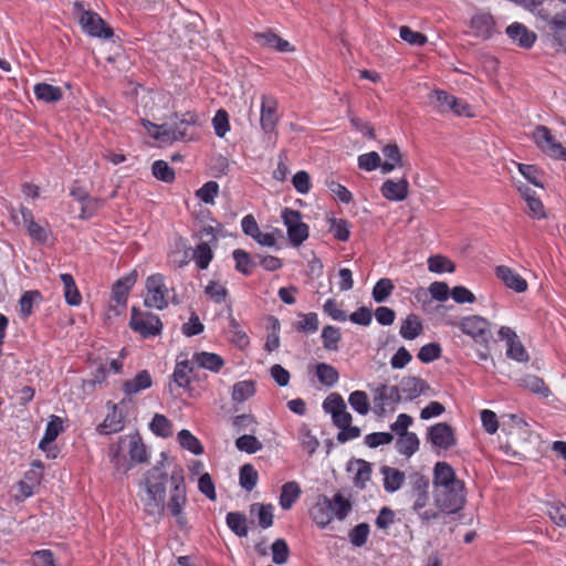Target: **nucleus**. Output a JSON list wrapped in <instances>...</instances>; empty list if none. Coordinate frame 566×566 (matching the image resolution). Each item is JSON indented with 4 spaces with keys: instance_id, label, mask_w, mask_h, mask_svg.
<instances>
[{
    "instance_id": "nucleus-20",
    "label": "nucleus",
    "mask_w": 566,
    "mask_h": 566,
    "mask_svg": "<svg viewBox=\"0 0 566 566\" xmlns=\"http://www.w3.org/2000/svg\"><path fill=\"white\" fill-rule=\"evenodd\" d=\"M150 125L155 128V132L151 133L153 137L163 143H172L176 140H184L187 138L191 139L193 137L192 133L187 132V127L181 129L180 127H172L167 124L160 126L153 124Z\"/></svg>"
},
{
    "instance_id": "nucleus-6",
    "label": "nucleus",
    "mask_w": 566,
    "mask_h": 566,
    "mask_svg": "<svg viewBox=\"0 0 566 566\" xmlns=\"http://www.w3.org/2000/svg\"><path fill=\"white\" fill-rule=\"evenodd\" d=\"M129 326L145 338L157 336L163 331V323L157 315L142 312L136 307L132 310Z\"/></svg>"
},
{
    "instance_id": "nucleus-55",
    "label": "nucleus",
    "mask_w": 566,
    "mask_h": 566,
    "mask_svg": "<svg viewBox=\"0 0 566 566\" xmlns=\"http://www.w3.org/2000/svg\"><path fill=\"white\" fill-rule=\"evenodd\" d=\"M219 193V185L216 181H208L196 191V196L202 202L213 205Z\"/></svg>"
},
{
    "instance_id": "nucleus-36",
    "label": "nucleus",
    "mask_w": 566,
    "mask_h": 566,
    "mask_svg": "<svg viewBox=\"0 0 566 566\" xmlns=\"http://www.w3.org/2000/svg\"><path fill=\"white\" fill-rule=\"evenodd\" d=\"M520 386L530 390L535 395L544 398L551 395L549 388L545 385L544 380L536 375H525L520 379Z\"/></svg>"
},
{
    "instance_id": "nucleus-24",
    "label": "nucleus",
    "mask_w": 566,
    "mask_h": 566,
    "mask_svg": "<svg viewBox=\"0 0 566 566\" xmlns=\"http://www.w3.org/2000/svg\"><path fill=\"white\" fill-rule=\"evenodd\" d=\"M455 483H463L455 475L452 467L447 462H438L433 471V488L454 486Z\"/></svg>"
},
{
    "instance_id": "nucleus-27",
    "label": "nucleus",
    "mask_w": 566,
    "mask_h": 566,
    "mask_svg": "<svg viewBox=\"0 0 566 566\" xmlns=\"http://www.w3.org/2000/svg\"><path fill=\"white\" fill-rule=\"evenodd\" d=\"M151 385L150 374L147 370H140L133 379L126 380L122 388L127 396H134L151 387Z\"/></svg>"
},
{
    "instance_id": "nucleus-54",
    "label": "nucleus",
    "mask_w": 566,
    "mask_h": 566,
    "mask_svg": "<svg viewBox=\"0 0 566 566\" xmlns=\"http://www.w3.org/2000/svg\"><path fill=\"white\" fill-rule=\"evenodd\" d=\"M394 284L389 279H380L373 289V298L377 303L385 302L391 294Z\"/></svg>"
},
{
    "instance_id": "nucleus-61",
    "label": "nucleus",
    "mask_w": 566,
    "mask_h": 566,
    "mask_svg": "<svg viewBox=\"0 0 566 566\" xmlns=\"http://www.w3.org/2000/svg\"><path fill=\"white\" fill-rule=\"evenodd\" d=\"M205 293L214 302L223 303L228 297V290L219 282L211 281L205 289Z\"/></svg>"
},
{
    "instance_id": "nucleus-13",
    "label": "nucleus",
    "mask_w": 566,
    "mask_h": 566,
    "mask_svg": "<svg viewBox=\"0 0 566 566\" xmlns=\"http://www.w3.org/2000/svg\"><path fill=\"white\" fill-rule=\"evenodd\" d=\"M279 122L277 103L272 97L263 96L261 103L260 125L265 135L275 133Z\"/></svg>"
},
{
    "instance_id": "nucleus-29",
    "label": "nucleus",
    "mask_w": 566,
    "mask_h": 566,
    "mask_svg": "<svg viewBox=\"0 0 566 566\" xmlns=\"http://www.w3.org/2000/svg\"><path fill=\"white\" fill-rule=\"evenodd\" d=\"M123 428V415L118 411L117 406L113 405L111 412L107 413L104 421L97 427V431L102 434H112L119 432Z\"/></svg>"
},
{
    "instance_id": "nucleus-33",
    "label": "nucleus",
    "mask_w": 566,
    "mask_h": 566,
    "mask_svg": "<svg viewBox=\"0 0 566 566\" xmlns=\"http://www.w3.org/2000/svg\"><path fill=\"white\" fill-rule=\"evenodd\" d=\"M193 361L205 369L218 373L224 365L221 356L214 353L201 352L193 355Z\"/></svg>"
},
{
    "instance_id": "nucleus-56",
    "label": "nucleus",
    "mask_w": 566,
    "mask_h": 566,
    "mask_svg": "<svg viewBox=\"0 0 566 566\" xmlns=\"http://www.w3.org/2000/svg\"><path fill=\"white\" fill-rule=\"evenodd\" d=\"M271 552L273 563L282 565L287 562L290 556V549L287 543L284 539L277 538L276 541H274V543L271 546Z\"/></svg>"
},
{
    "instance_id": "nucleus-63",
    "label": "nucleus",
    "mask_w": 566,
    "mask_h": 566,
    "mask_svg": "<svg viewBox=\"0 0 566 566\" xmlns=\"http://www.w3.org/2000/svg\"><path fill=\"white\" fill-rule=\"evenodd\" d=\"M301 319L296 323V329L314 333L318 329V317L316 313H307L300 315Z\"/></svg>"
},
{
    "instance_id": "nucleus-48",
    "label": "nucleus",
    "mask_w": 566,
    "mask_h": 566,
    "mask_svg": "<svg viewBox=\"0 0 566 566\" xmlns=\"http://www.w3.org/2000/svg\"><path fill=\"white\" fill-rule=\"evenodd\" d=\"M342 334L338 327L327 325L322 331L323 346L327 350H337Z\"/></svg>"
},
{
    "instance_id": "nucleus-22",
    "label": "nucleus",
    "mask_w": 566,
    "mask_h": 566,
    "mask_svg": "<svg viewBox=\"0 0 566 566\" xmlns=\"http://www.w3.org/2000/svg\"><path fill=\"white\" fill-rule=\"evenodd\" d=\"M63 430V421L57 416H52L49 421L44 436L39 443V448L48 452V457L55 458V450L51 448L52 442Z\"/></svg>"
},
{
    "instance_id": "nucleus-40",
    "label": "nucleus",
    "mask_w": 566,
    "mask_h": 566,
    "mask_svg": "<svg viewBox=\"0 0 566 566\" xmlns=\"http://www.w3.org/2000/svg\"><path fill=\"white\" fill-rule=\"evenodd\" d=\"M419 439L415 432L399 436L396 447L400 454L411 457L419 449Z\"/></svg>"
},
{
    "instance_id": "nucleus-43",
    "label": "nucleus",
    "mask_w": 566,
    "mask_h": 566,
    "mask_svg": "<svg viewBox=\"0 0 566 566\" xmlns=\"http://www.w3.org/2000/svg\"><path fill=\"white\" fill-rule=\"evenodd\" d=\"M316 376L318 381L327 387L334 386L339 378L338 371L332 365L326 363H319L316 365Z\"/></svg>"
},
{
    "instance_id": "nucleus-58",
    "label": "nucleus",
    "mask_w": 566,
    "mask_h": 566,
    "mask_svg": "<svg viewBox=\"0 0 566 566\" xmlns=\"http://www.w3.org/2000/svg\"><path fill=\"white\" fill-rule=\"evenodd\" d=\"M441 356V346L438 343H429L423 345L419 352L417 357L420 361L428 364L431 363Z\"/></svg>"
},
{
    "instance_id": "nucleus-38",
    "label": "nucleus",
    "mask_w": 566,
    "mask_h": 566,
    "mask_svg": "<svg viewBox=\"0 0 566 566\" xmlns=\"http://www.w3.org/2000/svg\"><path fill=\"white\" fill-rule=\"evenodd\" d=\"M34 95L45 103L57 102L62 98V90L48 83H39L34 86Z\"/></svg>"
},
{
    "instance_id": "nucleus-35",
    "label": "nucleus",
    "mask_w": 566,
    "mask_h": 566,
    "mask_svg": "<svg viewBox=\"0 0 566 566\" xmlns=\"http://www.w3.org/2000/svg\"><path fill=\"white\" fill-rule=\"evenodd\" d=\"M61 281L63 283L64 297L69 305L77 306L82 302V296L77 290L73 276L69 273L61 274Z\"/></svg>"
},
{
    "instance_id": "nucleus-9",
    "label": "nucleus",
    "mask_w": 566,
    "mask_h": 566,
    "mask_svg": "<svg viewBox=\"0 0 566 566\" xmlns=\"http://www.w3.org/2000/svg\"><path fill=\"white\" fill-rule=\"evenodd\" d=\"M282 219L287 230L290 242L298 247L308 238V226L302 221V214L297 210L285 208Z\"/></svg>"
},
{
    "instance_id": "nucleus-44",
    "label": "nucleus",
    "mask_w": 566,
    "mask_h": 566,
    "mask_svg": "<svg viewBox=\"0 0 566 566\" xmlns=\"http://www.w3.org/2000/svg\"><path fill=\"white\" fill-rule=\"evenodd\" d=\"M259 474L252 464H244L240 468L239 482L245 491H252L258 483Z\"/></svg>"
},
{
    "instance_id": "nucleus-8",
    "label": "nucleus",
    "mask_w": 566,
    "mask_h": 566,
    "mask_svg": "<svg viewBox=\"0 0 566 566\" xmlns=\"http://www.w3.org/2000/svg\"><path fill=\"white\" fill-rule=\"evenodd\" d=\"M533 139L544 154L554 159L566 161V148L556 140L552 132L546 126H536L533 132Z\"/></svg>"
},
{
    "instance_id": "nucleus-4",
    "label": "nucleus",
    "mask_w": 566,
    "mask_h": 566,
    "mask_svg": "<svg viewBox=\"0 0 566 566\" xmlns=\"http://www.w3.org/2000/svg\"><path fill=\"white\" fill-rule=\"evenodd\" d=\"M73 10L83 31L88 35L103 39L113 35V30L106 25L105 21L94 11L85 9L82 1L74 2Z\"/></svg>"
},
{
    "instance_id": "nucleus-64",
    "label": "nucleus",
    "mask_w": 566,
    "mask_h": 566,
    "mask_svg": "<svg viewBox=\"0 0 566 566\" xmlns=\"http://www.w3.org/2000/svg\"><path fill=\"white\" fill-rule=\"evenodd\" d=\"M212 125L218 137H223L230 129L229 117L224 109H219L213 119Z\"/></svg>"
},
{
    "instance_id": "nucleus-11",
    "label": "nucleus",
    "mask_w": 566,
    "mask_h": 566,
    "mask_svg": "<svg viewBox=\"0 0 566 566\" xmlns=\"http://www.w3.org/2000/svg\"><path fill=\"white\" fill-rule=\"evenodd\" d=\"M512 421L513 424L509 432L506 447L512 450L513 455H521L526 450L532 433L526 422L517 419L516 416H512Z\"/></svg>"
},
{
    "instance_id": "nucleus-42",
    "label": "nucleus",
    "mask_w": 566,
    "mask_h": 566,
    "mask_svg": "<svg viewBox=\"0 0 566 566\" xmlns=\"http://www.w3.org/2000/svg\"><path fill=\"white\" fill-rule=\"evenodd\" d=\"M229 528L239 537L248 535V523L244 514L239 512H230L226 517Z\"/></svg>"
},
{
    "instance_id": "nucleus-37",
    "label": "nucleus",
    "mask_w": 566,
    "mask_h": 566,
    "mask_svg": "<svg viewBox=\"0 0 566 566\" xmlns=\"http://www.w3.org/2000/svg\"><path fill=\"white\" fill-rule=\"evenodd\" d=\"M250 515L258 517L259 525L262 528H268L273 524V506L271 504H251Z\"/></svg>"
},
{
    "instance_id": "nucleus-15",
    "label": "nucleus",
    "mask_w": 566,
    "mask_h": 566,
    "mask_svg": "<svg viewBox=\"0 0 566 566\" xmlns=\"http://www.w3.org/2000/svg\"><path fill=\"white\" fill-rule=\"evenodd\" d=\"M505 32L514 44L525 50L531 49L537 40L536 33L520 22L510 24Z\"/></svg>"
},
{
    "instance_id": "nucleus-50",
    "label": "nucleus",
    "mask_w": 566,
    "mask_h": 566,
    "mask_svg": "<svg viewBox=\"0 0 566 566\" xmlns=\"http://www.w3.org/2000/svg\"><path fill=\"white\" fill-rule=\"evenodd\" d=\"M153 175L156 179L164 182H172L175 180V171L165 160H156L151 166Z\"/></svg>"
},
{
    "instance_id": "nucleus-3",
    "label": "nucleus",
    "mask_w": 566,
    "mask_h": 566,
    "mask_svg": "<svg viewBox=\"0 0 566 566\" xmlns=\"http://www.w3.org/2000/svg\"><path fill=\"white\" fill-rule=\"evenodd\" d=\"M433 489L434 505L440 514H452L463 506L465 502L464 483H455L454 486H439Z\"/></svg>"
},
{
    "instance_id": "nucleus-17",
    "label": "nucleus",
    "mask_w": 566,
    "mask_h": 566,
    "mask_svg": "<svg viewBox=\"0 0 566 566\" xmlns=\"http://www.w3.org/2000/svg\"><path fill=\"white\" fill-rule=\"evenodd\" d=\"M397 387L399 394L407 400H413L430 389L426 380L416 376L403 377Z\"/></svg>"
},
{
    "instance_id": "nucleus-26",
    "label": "nucleus",
    "mask_w": 566,
    "mask_h": 566,
    "mask_svg": "<svg viewBox=\"0 0 566 566\" xmlns=\"http://www.w3.org/2000/svg\"><path fill=\"white\" fill-rule=\"evenodd\" d=\"M423 333L421 319L413 313H410L402 319L399 334L406 340H413Z\"/></svg>"
},
{
    "instance_id": "nucleus-45",
    "label": "nucleus",
    "mask_w": 566,
    "mask_h": 566,
    "mask_svg": "<svg viewBox=\"0 0 566 566\" xmlns=\"http://www.w3.org/2000/svg\"><path fill=\"white\" fill-rule=\"evenodd\" d=\"M255 392V384L252 380H243L233 385L232 400L235 402H243Z\"/></svg>"
},
{
    "instance_id": "nucleus-47",
    "label": "nucleus",
    "mask_w": 566,
    "mask_h": 566,
    "mask_svg": "<svg viewBox=\"0 0 566 566\" xmlns=\"http://www.w3.org/2000/svg\"><path fill=\"white\" fill-rule=\"evenodd\" d=\"M348 402L352 408L359 415L365 416L369 412L370 406L368 396L363 390L353 391L348 397Z\"/></svg>"
},
{
    "instance_id": "nucleus-10",
    "label": "nucleus",
    "mask_w": 566,
    "mask_h": 566,
    "mask_svg": "<svg viewBox=\"0 0 566 566\" xmlns=\"http://www.w3.org/2000/svg\"><path fill=\"white\" fill-rule=\"evenodd\" d=\"M402 399L397 386L380 385L374 390V411L382 416L387 411H394L396 405Z\"/></svg>"
},
{
    "instance_id": "nucleus-59",
    "label": "nucleus",
    "mask_w": 566,
    "mask_h": 566,
    "mask_svg": "<svg viewBox=\"0 0 566 566\" xmlns=\"http://www.w3.org/2000/svg\"><path fill=\"white\" fill-rule=\"evenodd\" d=\"M506 355L509 358L520 363H525L530 359L527 352L517 338H512L507 345Z\"/></svg>"
},
{
    "instance_id": "nucleus-41",
    "label": "nucleus",
    "mask_w": 566,
    "mask_h": 566,
    "mask_svg": "<svg viewBox=\"0 0 566 566\" xmlns=\"http://www.w3.org/2000/svg\"><path fill=\"white\" fill-rule=\"evenodd\" d=\"M430 103L439 113L449 112L452 104L455 103V96L442 90H434L429 95Z\"/></svg>"
},
{
    "instance_id": "nucleus-52",
    "label": "nucleus",
    "mask_w": 566,
    "mask_h": 566,
    "mask_svg": "<svg viewBox=\"0 0 566 566\" xmlns=\"http://www.w3.org/2000/svg\"><path fill=\"white\" fill-rule=\"evenodd\" d=\"M235 447L240 451L252 454L260 451L263 444L254 436L243 434L235 440Z\"/></svg>"
},
{
    "instance_id": "nucleus-46",
    "label": "nucleus",
    "mask_w": 566,
    "mask_h": 566,
    "mask_svg": "<svg viewBox=\"0 0 566 566\" xmlns=\"http://www.w3.org/2000/svg\"><path fill=\"white\" fill-rule=\"evenodd\" d=\"M428 269L433 273H452L455 270V264L449 258L437 254L428 259Z\"/></svg>"
},
{
    "instance_id": "nucleus-53",
    "label": "nucleus",
    "mask_w": 566,
    "mask_h": 566,
    "mask_svg": "<svg viewBox=\"0 0 566 566\" xmlns=\"http://www.w3.org/2000/svg\"><path fill=\"white\" fill-rule=\"evenodd\" d=\"M212 256V251L209 244L206 242H201L200 244H198L193 251V259L198 268L201 270H205L209 266Z\"/></svg>"
},
{
    "instance_id": "nucleus-28",
    "label": "nucleus",
    "mask_w": 566,
    "mask_h": 566,
    "mask_svg": "<svg viewBox=\"0 0 566 566\" xmlns=\"http://www.w3.org/2000/svg\"><path fill=\"white\" fill-rule=\"evenodd\" d=\"M470 25L476 36L489 39L493 32L494 21L489 13H476L472 17Z\"/></svg>"
},
{
    "instance_id": "nucleus-7",
    "label": "nucleus",
    "mask_w": 566,
    "mask_h": 566,
    "mask_svg": "<svg viewBox=\"0 0 566 566\" xmlns=\"http://www.w3.org/2000/svg\"><path fill=\"white\" fill-rule=\"evenodd\" d=\"M457 325L462 331V333L470 336L481 345L488 346L492 338L490 323L482 316H465L461 318Z\"/></svg>"
},
{
    "instance_id": "nucleus-25",
    "label": "nucleus",
    "mask_w": 566,
    "mask_h": 566,
    "mask_svg": "<svg viewBox=\"0 0 566 566\" xmlns=\"http://www.w3.org/2000/svg\"><path fill=\"white\" fill-rule=\"evenodd\" d=\"M20 213H21L23 224L27 228L29 235L34 241H36L39 243H44L48 239V234H49L48 230L33 220V214L28 208L20 207Z\"/></svg>"
},
{
    "instance_id": "nucleus-62",
    "label": "nucleus",
    "mask_w": 566,
    "mask_h": 566,
    "mask_svg": "<svg viewBox=\"0 0 566 566\" xmlns=\"http://www.w3.org/2000/svg\"><path fill=\"white\" fill-rule=\"evenodd\" d=\"M399 35L403 41L411 45L421 46L427 42V36L424 34L413 31L407 25L400 27Z\"/></svg>"
},
{
    "instance_id": "nucleus-23",
    "label": "nucleus",
    "mask_w": 566,
    "mask_h": 566,
    "mask_svg": "<svg viewBox=\"0 0 566 566\" xmlns=\"http://www.w3.org/2000/svg\"><path fill=\"white\" fill-rule=\"evenodd\" d=\"M496 276L505 284L506 287L523 293L527 290V282L511 268L499 265L495 269Z\"/></svg>"
},
{
    "instance_id": "nucleus-14",
    "label": "nucleus",
    "mask_w": 566,
    "mask_h": 566,
    "mask_svg": "<svg viewBox=\"0 0 566 566\" xmlns=\"http://www.w3.org/2000/svg\"><path fill=\"white\" fill-rule=\"evenodd\" d=\"M428 440L436 448L449 449L455 444L454 431L446 422H439L431 426L428 431Z\"/></svg>"
},
{
    "instance_id": "nucleus-16",
    "label": "nucleus",
    "mask_w": 566,
    "mask_h": 566,
    "mask_svg": "<svg viewBox=\"0 0 566 566\" xmlns=\"http://www.w3.org/2000/svg\"><path fill=\"white\" fill-rule=\"evenodd\" d=\"M253 39L261 46L270 48L281 53L295 51V48L289 41L282 39L271 29L254 33Z\"/></svg>"
},
{
    "instance_id": "nucleus-39",
    "label": "nucleus",
    "mask_w": 566,
    "mask_h": 566,
    "mask_svg": "<svg viewBox=\"0 0 566 566\" xmlns=\"http://www.w3.org/2000/svg\"><path fill=\"white\" fill-rule=\"evenodd\" d=\"M333 509V517L344 521L352 511V502L345 497L342 492H337L333 499H329Z\"/></svg>"
},
{
    "instance_id": "nucleus-60",
    "label": "nucleus",
    "mask_w": 566,
    "mask_h": 566,
    "mask_svg": "<svg viewBox=\"0 0 566 566\" xmlns=\"http://www.w3.org/2000/svg\"><path fill=\"white\" fill-rule=\"evenodd\" d=\"M369 535V525L360 523L356 525L348 534L350 543L356 547H361L367 542Z\"/></svg>"
},
{
    "instance_id": "nucleus-57",
    "label": "nucleus",
    "mask_w": 566,
    "mask_h": 566,
    "mask_svg": "<svg viewBox=\"0 0 566 566\" xmlns=\"http://www.w3.org/2000/svg\"><path fill=\"white\" fill-rule=\"evenodd\" d=\"M329 231L339 241H347L350 234V224L345 219H332Z\"/></svg>"
},
{
    "instance_id": "nucleus-21",
    "label": "nucleus",
    "mask_w": 566,
    "mask_h": 566,
    "mask_svg": "<svg viewBox=\"0 0 566 566\" xmlns=\"http://www.w3.org/2000/svg\"><path fill=\"white\" fill-rule=\"evenodd\" d=\"M380 191L387 200L402 201L408 197L409 182L406 178L399 180L388 179L382 184Z\"/></svg>"
},
{
    "instance_id": "nucleus-31",
    "label": "nucleus",
    "mask_w": 566,
    "mask_h": 566,
    "mask_svg": "<svg viewBox=\"0 0 566 566\" xmlns=\"http://www.w3.org/2000/svg\"><path fill=\"white\" fill-rule=\"evenodd\" d=\"M348 470L354 472V483L357 488L364 489L371 476V465L365 460L352 461Z\"/></svg>"
},
{
    "instance_id": "nucleus-51",
    "label": "nucleus",
    "mask_w": 566,
    "mask_h": 566,
    "mask_svg": "<svg viewBox=\"0 0 566 566\" xmlns=\"http://www.w3.org/2000/svg\"><path fill=\"white\" fill-rule=\"evenodd\" d=\"M149 427L150 430L157 436L166 438L171 434V422L164 415L156 413Z\"/></svg>"
},
{
    "instance_id": "nucleus-5",
    "label": "nucleus",
    "mask_w": 566,
    "mask_h": 566,
    "mask_svg": "<svg viewBox=\"0 0 566 566\" xmlns=\"http://www.w3.org/2000/svg\"><path fill=\"white\" fill-rule=\"evenodd\" d=\"M146 295L144 305L149 308L164 310L168 306V287L160 273L149 275L145 282Z\"/></svg>"
},
{
    "instance_id": "nucleus-2",
    "label": "nucleus",
    "mask_w": 566,
    "mask_h": 566,
    "mask_svg": "<svg viewBox=\"0 0 566 566\" xmlns=\"http://www.w3.org/2000/svg\"><path fill=\"white\" fill-rule=\"evenodd\" d=\"M429 480L424 475L419 473L412 474L410 476V501H411V510L413 513L418 514L419 518L422 522H430L438 520L440 517V512L433 509L423 510L430 500L429 496Z\"/></svg>"
},
{
    "instance_id": "nucleus-1",
    "label": "nucleus",
    "mask_w": 566,
    "mask_h": 566,
    "mask_svg": "<svg viewBox=\"0 0 566 566\" xmlns=\"http://www.w3.org/2000/svg\"><path fill=\"white\" fill-rule=\"evenodd\" d=\"M166 478L164 471V462H158L154 468L148 470L139 483L142 494L140 501L144 511L148 515H161L167 509L170 514L176 518V523L180 528L187 525V518L184 514V507L187 503L186 484L184 478V470L176 468L170 474L171 490L167 505L166 499Z\"/></svg>"
},
{
    "instance_id": "nucleus-12",
    "label": "nucleus",
    "mask_w": 566,
    "mask_h": 566,
    "mask_svg": "<svg viewBox=\"0 0 566 566\" xmlns=\"http://www.w3.org/2000/svg\"><path fill=\"white\" fill-rule=\"evenodd\" d=\"M325 412L332 416L333 423L339 429L352 423V415L347 411L345 400L339 394H331L323 402Z\"/></svg>"
},
{
    "instance_id": "nucleus-49",
    "label": "nucleus",
    "mask_w": 566,
    "mask_h": 566,
    "mask_svg": "<svg viewBox=\"0 0 566 566\" xmlns=\"http://www.w3.org/2000/svg\"><path fill=\"white\" fill-rule=\"evenodd\" d=\"M178 441L182 448L189 450L193 454H201L203 452L200 441L186 429L179 431Z\"/></svg>"
},
{
    "instance_id": "nucleus-30",
    "label": "nucleus",
    "mask_w": 566,
    "mask_h": 566,
    "mask_svg": "<svg viewBox=\"0 0 566 566\" xmlns=\"http://www.w3.org/2000/svg\"><path fill=\"white\" fill-rule=\"evenodd\" d=\"M380 473L384 476V489L389 493L398 491L405 482V473L398 469L384 465Z\"/></svg>"
},
{
    "instance_id": "nucleus-19",
    "label": "nucleus",
    "mask_w": 566,
    "mask_h": 566,
    "mask_svg": "<svg viewBox=\"0 0 566 566\" xmlns=\"http://www.w3.org/2000/svg\"><path fill=\"white\" fill-rule=\"evenodd\" d=\"M137 282V272L133 270L127 275L118 279L112 287V298L118 305H126L128 294Z\"/></svg>"
},
{
    "instance_id": "nucleus-18",
    "label": "nucleus",
    "mask_w": 566,
    "mask_h": 566,
    "mask_svg": "<svg viewBox=\"0 0 566 566\" xmlns=\"http://www.w3.org/2000/svg\"><path fill=\"white\" fill-rule=\"evenodd\" d=\"M310 514L319 528H325L334 520L329 497L319 495L316 503L311 509Z\"/></svg>"
},
{
    "instance_id": "nucleus-34",
    "label": "nucleus",
    "mask_w": 566,
    "mask_h": 566,
    "mask_svg": "<svg viewBox=\"0 0 566 566\" xmlns=\"http://www.w3.org/2000/svg\"><path fill=\"white\" fill-rule=\"evenodd\" d=\"M302 490L297 482H286L281 490L280 505L283 510H290L301 496Z\"/></svg>"
},
{
    "instance_id": "nucleus-32",
    "label": "nucleus",
    "mask_w": 566,
    "mask_h": 566,
    "mask_svg": "<svg viewBox=\"0 0 566 566\" xmlns=\"http://www.w3.org/2000/svg\"><path fill=\"white\" fill-rule=\"evenodd\" d=\"M125 441H128V453L133 462L143 463L147 460L146 447L138 434L120 439L122 443Z\"/></svg>"
}]
</instances>
